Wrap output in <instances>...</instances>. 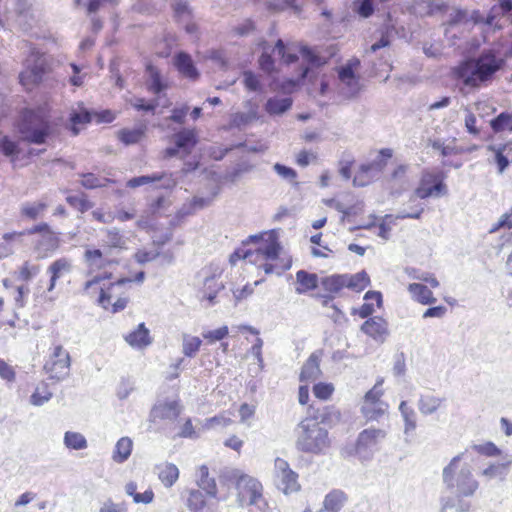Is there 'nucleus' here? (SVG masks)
Listing matches in <instances>:
<instances>
[{"mask_svg":"<svg viewBox=\"0 0 512 512\" xmlns=\"http://www.w3.org/2000/svg\"><path fill=\"white\" fill-rule=\"evenodd\" d=\"M469 504L464 502L461 497L443 499L441 512H467Z\"/></svg>","mask_w":512,"mask_h":512,"instance_id":"nucleus-43","label":"nucleus"},{"mask_svg":"<svg viewBox=\"0 0 512 512\" xmlns=\"http://www.w3.org/2000/svg\"><path fill=\"white\" fill-rule=\"evenodd\" d=\"M361 331L376 342L383 343L389 336L388 322L379 316L370 317L361 325Z\"/></svg>","mask_w":512,"mask_h":512,"instance_id":"nucleus-14","label":"nucleus"},{"mask_svg":"<svg viewBox=\"0 0 512 512\" xmlns=\"http://www.w3.org/2000/svg\"><path fill=\"white\" fill-rule=\"evenodd\" d=\"M47 205L43 202L25 203L22 206V214L29 219H36L46 209Z\"/></svg>","mask_w":512,"mask_h":512,"instance_id":"nucleus-48","label":"nucleus"},{"mask_svg":"<svg viewBox=\"0 0 512 512\" xmlns=\"http://www.w3.org/2000/svg\"><path fill=\"white\" fill-rule=\"evenodd\" d=\"M296 280L298 286L295 290L298 294H304L308 291L314 290L318 286V276L305 270H299L296 273Z\"/></svg>","mask_w":512,"mask_h":512,"instance_id":"nucleus-28","label":"nucleus"},{"mask_svg":"<svg viewBox=\"0 0 512 512\" xmlns=\"http://www.w3.org/2000/svg\"><path fill=\"white\" fill-rule=\"evenodd\" d=\"M145 279V272L140 271L138 272L134 278H120L116 282H113L109 285L107 290L104 288H100V294L98 298V304L102 306L104 309H107L110 305L111 297H112V290L116 287H122L126 284H130L132 282H137L141 284Z\"/></svg>","mask_w":512,"mask_h":512,"instance_id":"nucleus-15","label":"nucleus"},{"mask_svg":"<svg viewBox=\"0 0 512 512\" xmlns=\"http://www.w3.org/2000/svg\"><path fill=\"white\" fill-rule=\"evenodd\" d=\"M154 177H159V179L156 181V182H159V188H162V189H167V190H171L173 189L176 184H177V181L176 179L173 177V174L172 173H166V172H156L154 173Z\"/></svg>","mask_w":512,"mask_h":512,"instance_id":"nucleus-54","label":"nucleus"},{"mask_svg":"<svg viewBox=\"0 0 512 512\" xmlns=\"http://www.w3.org/2000/svg\"><path fill=\"white\" fill-rule=\"evenodd\" d=\"M66 201L70 206H72L73 208L77 209L80 212H85L91 207V204L86 198L78 195L67 196Z\"/></svg>","mask_w":512,"mask_h":512,"instance_id":"nucleus-56","label":"nucleus"},{"mask_svg":"<svg viewBox=\"0 0 512 512\" xmlns=\"http://www.w3.org/2000/svg\"><path fill=\"white\" fill-rule=\"evenodd\" d=\"M125 341L133 348L142 349L152 343L149 330L144 323H140L137 328L125 336Z\"/></svg>","mask_w":512,"mask_h":512,"instance_id":"nucleus-22","label":"nucleus"},{"mask_svg":"<svg viewBox=\"0 0 512 512\" xmlns=\"http://www.w3.org/2000/svg\"><path fill=\"white\" fill-rule=\"evenodd\" d=\"M173 63L183 77L193 81L199 78V71L188 53L178 52L173 58Z\"/></svg>","mask_w":512,"mask_h":512,"instance_id":"nucleus-16","label":"nucleus"},{"mask_svg":"<svg viewBox=\"0 0 512 512\" xmlns=\"http://www.w3.org/2000/svg\"><path fill=\"white\" fill-rule=\"evenodd\" d=\"M40 271L38 265H30L28 262H25L20 269L18 278L22 281H29L34 276H36Z\"/></svg>","mask_w":512,"mask_h":512,"instance_id":"nucleus-63","label":"nucleus"},{"mask_svg":"<svg viewBox=\"0 0 512 512\" xmlns=\"http://www.w3.org/2000/svg\"><path fill=\"white\" fill-rule=\"evenodd\" d=\"M346 493L340 489H333L324 498L323 509L325 512H339L347 502Z\"/></svg>","mask_w":512,"mask_h":512,"instance_id":"nucleus-23","label":"nucleus"},{"mask_svg":"<svg viewBox=\"0 0 512 512\" xmlns=\"http://www.w3.org/2000/svg\"><path fill=\"white\" fill-rule=\"evenodd\" d=\"M58 244V237L51 231L44 233L41 241L39 242V246L43 247L45 250H55L57 249Z\"/></svg>","mask_w":512,"mask_h":512,"instance_id":"nucleus-62","label":"nucleus"},{"mask_svg":"<svg viewBox=\"0 0 512 512\" xmlns=\"http://www.w3.org/2000/svg\"><path fill=\"white\" fill-rule=\"evenodd\" d=\"M143 134V129H122L119 132V139L126 145L135 144L140 141Z\"/></svg>","mask_w":512,"mask_h":512,"instance_id":"nucleus-49","label":"nucleus"},{"mask_svg":"<svg viewBox=\"0 0 512 512\" xmlns=\"http://www.w3.org/2000/svg\"><path fill=\"white\" fill-rule=\"evenodd\" d=\"M15 6V13L19 18V24H29L31 19L30 3L28 0H9Z\"/></svg>","mask_w":512,"mask_h":512,"instance_id":"nucleus-41","label":"nucleus"},{"mask_svg":"<svg viewBox=\"0 0 512 512\" xmlns=\"http://www.w3.org/2000/svg\"><path fill=\"white\" fill-rule=\"evenodd\" d=\"M321 284L326 291L338 293L342 288L346 287L345 275H331L322 279Z\"/></svg>","mask_w":512,"mask_h":512,"instance_id":"nucleus-40","label":"nucleus"},{"mask_svg":"<svg viewBox=\"0 0 512 512\" xmlns=\"http://www.w3.org/2000/svg\"><path fill=\"white\" fill-rule=\"evenodd\" d=\"M187 508L190 512H208L205 495L200 490L193 489L187 498Z\"/></svg>","mask_w":512,"mask_h":512,"instance_id":"nucleus-35","label":"nucleus"},{"mask_svg":"<svg viewBox=\"0 0 512 512\" xmlns=\"http://www.w3.org/2000/svg\"><path fill=\"white\" fill-rule=\"evenodd\" d=\"M158 478L161 483L166 487H172L179 478V469L173 463H162L156 466Z\"/></svg>","mask_w":512,"mask_h":512,"instance_id":"nucleus-24","label":"nucleus"},{"mask_svg":"<svg viewBox=\"0 0 512 512\" xmlns=\"http://www.w3.org/2000/svg\"><path fill=\"white\" fill-rule=\"evenodd\" d=\"M71 269L72 263L67 258H60L51 263L47 269V272L50 274V283L47 290L49 292L53 291L57 280L63 275L69 273Z\"/></svg>","mask_w":512,"mask_h":512,"instance_id":"nucleus-21","label":"nucleus"},{"mask_svg":"<svg viewBox=\"0 0 512 512\" xmlns=\"http://www.w3.org/2000/svg\"><path fill=\"white\" fill-rule=\"evenodd\" d=\"M506 60L492 49L483 50L477 57L469 58L455 69V76L466 86L479 87L490 81L505 66Z\"/></svg>","mask_w":512,"mask_h":512,"instance_id":"nucleus-1","label":"nucleus"},{"mask_svg":"<svg viewBox=\"0 0 512 512\" xmlns=\"http://www.w3.org/2000/svg\"><path fill=\"white\" fill-rule=\"evenodd\" d=\"M229 333L227 326H222L218 329L203 332L202 336L204 339L208 340L209 343H214L216 341H220L224 339Z\"/></svg>","mask_w":512,"mask_h":512,"instance_id":"nucleus-57","label":"nucleus"},{"mask_svg":"<svg viewBox=\"0 0 512 512\" xmlns=\"http://www.w3.org/2000/svg\"><path fill=\"white\" fill-rule=\"evenodd\" d=\"M346 287L360 292L370 285V278L366 271L362 270L356 274H344Z\"/></svg>","mask_w":512,"mask_h":512,"instance_id":"nucleus-33","label":"nucleus"},{"mask_svg":"<svg viewBox=\"0 0 512 512\" xmlns=\"http://www.w3.org/2000/svg\"><path fill=\"white\" fill-rule=\"evenodd\" d=\"M334 387L330 383H317L313 387L314 395L322 400H327L333 393Z\"/></svg>","mask_w":512,"mask_h":512,"instance_id":"nucleus-55","label":"nucleus"},{"mask_svg":"<svg viewBox=\"0 0 512 512\" xmlns=\"http://www.w3.org/2000/svg\"><path fill=\"white\" fill-rule=\"evenodd\" d=\"M133 448V441L129 437H121L113 450L112 460L115 463H124L131 455Z\"/></svg>","mask_w":512,"mask_h":512,"instance_id":"nucleus-31","label":"nucleus"},{"mask_svg":"<svg viewBox=\"0 0 512 512\" xmlns=\"http://www.w3.org/2000/svg\"><path fill=\"white\" fill-rule=\"evenodd\" d=\"M0 150L8 157L16 156L19 153L18 145L8 137H4L0 140Z\"/></svg>","mask_w":512,"mask_h":512,"instance_id":"nucleus-61","label":"nucleus"},{"mask_svg":"<svg viewBox=\"0 0 512 512\" xmlns=\"http://www.w3.org/2000/svg\"><path fill=\"white\" fill-rule=\"evenodd\" d=\"M473 449L485 456H498L500 455V449L493 442H486L484 444L474 445Z\"/></svg>","mask_w":512,"mask_h":512,"instance_id":"nucleus-58","label":"nucleus"},{"mask_svg":"<svg viewBox=\"0 0 512 512\" xmlns=\"http://www.w3.org/2000/svg\"><path fill=\"white\" fill-rule=\"evenodd\" d=\"M181 412V407L177 401H169L156 404L152 410L150 417L156 420H175Z\"/></svg>","mask_w":512,"mask_h":512,"instance_id":"nucleus-18","label":"nucleus"},{"mask_svg":"<svg viewBox=\"0 0 512 512\" xmlns=\"http://www.w3.org/2000/svg\"><path fill=\"white\" fill-rule=\"evenodd\" d=\"M70 365L69 352L62 345H56L49 360L45 363L44 369L50 375V378L61 381L69 375Z\"/></svg>","mask_w":512,"mask_h":512,"instance_id":"nucleus-12","label":"nucleus"},{"mask_svg":"<svg viewBox=\"0 0 512 512\" xmlns=\"http://www.w3.org/2000/svg\"><path fill=\"white\" fill-rule=\"evenodd\" d=\"M384 166L385 162L377 160L368 164H362L359 168V172L372 179L375 173H380L383 170Z\"/></svg>","mask_w":512,"mask_h":512,"instance_id":"nucleus-52","label":"nucleus"},{"mask_svg":"<svg viewBox=\"0 0 512 512\" xmlns=\"http://www.w3.org/2000/svg\"><path fill=\"white\" fill-rule=\"evenodd\" d=\"M81 176L83 178L81 181V185L86 189L105 187L108 183H114V180L110 178H101L93 173H84L81 174Z\"/></svg>","mask_w":512,"mask_h":512,"instance_id":"nucleus-39","label":"nucleus"},{"mask_svg":"<svg viewBox=\"0 0 512 512\" xmlns=\"http://www.w3.org/2000/svg\"><path fill=\"white\" fill-rule=\"evenodd\" d=\"M407 273L409 277L428 283L432 288L439 286V281L434 277L433 274L428 272L418 273L415 269H408Z\"/></svg>","mask_w":512,"mask_h":512,"instance_id":"nucleus-50","label":"nucleus"},{"mask_svg":"<svg viewBox=\"0 0 512 512\" xmlns=\"http://www.w3.org/2000/svg\"><path fill=\"white\" fill-rule=\"evenodd\" d=\"M84 260L90 272L101 270L111 263L110 260L104 257L100 249H86Z\"/></svg>","mask_w":512,"mask_h":512,"instance_id":"nucleus-29","label":"nucleus"},{"mask_svg":"<svg viewBox=\"0 0 512 512\" xmlns=\"http://www.w3.org/2000/svg\"><path fill=\"white\" fill-rule=\"evenodd\" d=\"M196 483L200 489L205 491V493L212 497H217V485L214 478L209 477V469L206 465H202L199 467L197 472Z\"/></svg>","mask_w":512,"mask_h":512,"instance_id":"nucleus-25","label":"nucleus"},{"mask_svg":"<svg viewBox=\"0 0 512 512\" xmlns=\"http://www.w3.org/2000/svg\"><path fill=\"white\" fill-rule=\"evenodd\" d=\"M488 150L495 153V162L498 167V172L502 174L509 165L508 158L504 155L506 151H511L509 144L489 145Z\"/></svg>","mask_w":512,"mask_h":512,"instance_id":"nucleus-37","label":"nucleus"},{"mask_svg":"<svg viewBox=\"0 0 512 512\" xmlns=\"http://www.w3.org/2000/svg\"><path fill=\"white\" fill-rule=\"evenodd\" d=\"M92 120V114L89 110L84 107H80L79 111L73 110L70 114V121L73 124L72 132L74 135L79 133V130L76 128L78 124H86Z\"/></svg>","mask_w":512,"mask_h":512,"instance_id":"nucleus-44","label":"nucleus"},{"mask_svg":"<svg viewBox=\"0 0 512 512\" xmlns=\"http://www.w3.org/2000/svg\"><path fill=\"white\" fill-rule=\"evenodd\" d=\"M52 398V393L44 390L40 391L38 388L30 397V403L34 406H42Z\"/></svg>","mask_w":512,"mask_h":512,"instance_id":"nucleus-64","label":"nucleus"},{"mask_svg":"<svg viewBox=\"0 0 512 512\" xmlns=\"http://www.w3.org/2000/svg\"><path fill=\"white\" fill-rule=\"evenodd\" d=\"M491 127L495 132L512 131V114L507 112L500 113L491 120Z\"/></svg>","mask_w":512,"mask_h":512,"instance_id":"nucleus-46","label":"nucleus"},{"mask_svg":"<svg viewBox=\"0 0 512 512\" xmlns=\"http://www.w3.org/2000/svg\"><path fill=\"white\" fill-rule=\"evenodd\" d=\"M300 53H301V56L303 58V60L308 63L309 65L313 66V67H319L321 65H323V61L322 59L317 56L309 47L307 46H302L300 48Z\"/></svg>","mask_w":512,"mask_h":512,"instance_id":"nucleus-53","label":"nucleus"},{"mask_svg":"<svg viewBox=\"0 0 512 512\" xmlns=\"http://www.w3.org/2000/svg\"><path fill=\"white\" fill-rule=\"evenodd\" d=\"M201 339L188 334L183 335L182 352L187 357H194L201 346Z\"/></svg>","mask_w":512,"mask_h":512,"instance_id":"nucleus-42","label":"nucleus"},{"mask_svg":"<svg viewBox=\"0 0 512 512\" xmlns=\"http://www.w3.org/2000/svg\"><path fill=\"white\" fill-rule=\"evenodd\" d=\"M408 291L412 299L420 304L431 305L437 301L432 291L424 284L411 283L408 286Z\"/></svg>","mask_w":512,"mask_h":512,"instance_id":"nucleus-27","label":"nucleus"},{"mask_svg":"<svg viewBox=\"0 0 512 512\" xmlns=\"http://www.w3.org/2000/svg\"><path fill=\"white\" fill-rule=\"evenodd\" d=\"M387 403H376L361 405V413L367 421H378L388 411Z\"/></svg>","mask_w":512,"mask_h":512,"instance_id":"nucleus-32","label":"nucleus"},{"mask_svg":"<svg viewBox=\"0 0 512 512\" xmlns=\"http://www.w3.org/2000/svg\"><path fill=\"white\" fill-rule=\"evenodd\" d=\"M63 443L71 450H83L88 446L85 436L79 432L67 431L64 434Z\"/></svg>","mask_w":512,"mask_h":512,"instance_id":"nucleus-36","label":"nucleus"},{"mask_svg":"<svg viewBox=\"0 0 512 512\" xmlns=\"http://www.w3.org/2000/svg\"><path fill=\"white\" fill-rule=\"evenodd\" d=\"M274 482L284 494L297 492L300 489L298 474L290 468L286 460L279 457L274 461Z\"/></svg>","mask_w":512,"mask_h":512,"instance_id":"nucleus-11","label":"nucleus"},{"mask_svg":"<svg viewBox=\"0 0 512 512\" xmlns=\"http://www.w3.org/2000/svg\"><path fill=\"white\" fill-rule=\"evenodd\" d=\"M257 119V114L254 111H250L247 113H236L232 117V125L241 128L243 126L248 125L252 121Z\"/></svg>","mask_w":512,"mask_h":512,"instance_id":"nucleus-51","label":"nucleus"},{"mask_svg":"<svg viewBox=\"0 0 512 512\" xmlns=\"http://www.w3.org/2000/svg\"><path fill=\"white\" fill-rule=\"evenodd\" d=\"M512 464V456L504 462L499 464H493L489 467L485 468L482 472L483 476L487 477L488 479H493L496 477H504L507 473L508 467Z\"/></svg>","mask_w":512,"mask_h":512,"instance_id":"nucleus-45","label":"nucleus"},{"mask_svg":"<svg viewBox=\"0 0 512 512\" xmlns=\"http://www.w3.org/2000/svg\"><path fill=\"white\" fill-rule=\"evenodd\" d=\"M398 409L404 422L403 433L409 436L417 428V414L405 400L400 402Z\"/></svg>","mask_w":512,"mask_h":512,"instance_id":"nucleus-26","label":"nucleus"},{"mask_svg":"<svg viewBox=\"0 0 512 512\" xmlns=\"http://www.w3.org/2000/svg\"><path fill=\"white\" fill-rule=\"evenodd\" d=\"M446 193L447 187L444 183L443 176L439 173L424 171L419 185L410 200L414 201L416 198L427 199L429 197H440Z\"/></svg>","mask_w":512,"mask_h":512,"instance_id":"nucleus-10","label":"nucleus"},{"mask_svg":"<svg viewBox=\"0 0 512 512\" xmlns=\"http://www.w3.org/2000/svg\"><path fill=\"white\" fill-rule=\"evenodd\" d=\"M292 106V99L289 97L269 98L265 104V110L270 115H281L289 110Z\"/></svg>","mask_w":512,"mask_h":512,"instance_id":"nucleus-34","label":"nucleus"},{"mask_svg":"<svg viewBox=\"0 0 512 512\" xmlns=\"http://www.w3.org/2000/svg\"><path fill=\"white\" fill-rule=\"evenodd\" d=\"M49 71L47 56L36 48H30L19 74L20 83L29 87L39 84Z\"/></svg>","mask_w":512,"mask_h":512,"instance_id":"nucleus-7","label":"nucleus"},{"mask_svg":"<svg viewBox=\"0 0 512 512\" xmlns=\"http://www.w3.org/2000/svg\"><path fill=\"white\" fill-rule=\"evenodd\" d=\"M274 171L283 179L288 180L290 182H294L297 178V172L288 166H285L280 163H276L273 166Z\"/></svg>","mask_w":512,"mask_h":512,"instance_id":"nucleus-59","label":"nucleus"},{"mask_svg":"<svg viewBox=\"0 0 512 512\" xmlns=\"http://www.w3.org/2000/svg\"><path fill=\"white\" fill-rule=\"evenodd\" d=\"M159 177H154V173L151 175H142L138 177H133L129 179L126 183L129 188H137L146 184H151L156 182Z\"/></svg>","mask_w":512,"mask_h":512,"instance_id":"nucleus-60","label":"nucleus"},{"mask_svg":"<svg viewBox=\"0 0 512 512\" xmlns=\"http://www.w3.org/2000/svg\"><path fill=\"white\" fill-rule=\"evenodd\" d=\"M383 379L378 380L375 385L364 395L362 404L386 403L381 399L384 394L382 389Z\"/></svg>","mask_w":512,"mask_h":512,"instance_id":"nucleus-47","label":"nucleus"},{"mask_svg":"<svg viewBox=\"0 0 512 512\" xmlns=\"http://www.w3.org/2000/svg\"><path fill=\"white\" fill-rule=\"evenodd\" d=\"M247 242L257 245L254 249H246V255H243L244 260L248 263L263 268L266 274L281 275L284 271L290 269L291 260L285 261L279 258L281 246L275 239L262 240L261 236L251 235Z\"/></svg>","mask_w":512,"mask_h":512,"instance_id":"nucleus-2","label":"nucleus"},{"mask_svg":"<svg viewBox=\"0 0 512 512\" xmlns=\"http://www.w3.org/2000/svg\"><path fill=\"white\" fill-rule=\"evenodd\" d=\"M147 71L149 73L147 88L154 94L159 95L163 90L166 89V85L162 82L161 75L157 68L149 65L147 67Z\"/></svg>","mask_w":512,"mask_h":512,"instance_id":"nucleus-38","label":"nucleus"},{"mask_svg":"<svg viewBox=\"0 0 512 512\" xmlns=\"http://www.w3.org/2000/svg\"><path fill=\"white\" fill-rule=\"evenodd\" d=\"M386 436L387 432L384 429L374 427L364 429L359 433L355 446L347 451V454H355L362 461L371 460Z\"/></svg>","mask_w":512,"mask_h":512,"instance_id":"nucleus-8","label":"nucleus"},{"mask_svg":"<svg viewBox=\"0 0 512 512\" xmlns=\"http://www.w3.org/2000/svg\"><path fill=\"white\" fill-rule=\"evenodd\" d=\"M445 403V398L432 394H420L417 407L421 415L429 416L436 413Z\"/></svg>","mask_w":512,"mask_h":512,"instance_id":"nucleus-20","label":"nucleus"},{"mask_svg":"<svg viewBox=\"0 0 512 512\" xmlns=\"http://www.w3.org/2000/svg\"><path fill=\"white\" fill-rule=\"evenodd\" d=\"M331 441L326 428L316 417H306L296 428L295 446L303 453L321 455L330 447Z\"/></svg>","mask_w":512,"mask_h":512,"instance_id":"nucleus-4","label":"nucleus"},{"mask_svg":"<svg viewBox=\"0 0 512 512\" xmlns=\"http://www.w3.org/2000/svg\"><path fill=\"white\" fill-rule=\"evenodd\" d=\"M18 131L23 141L41 145L52 133L49 111L46 107L26 109L21 115Z\"/></svg>","mask_w":512,"mask_h":512,"instance_id":"nucleus-5","label":"nucleus"},{"mask_svg":"<svg viewBox=\"0 0 512 512\" xmlns=\"http://www.w3.org/2000/svg\"><path fill=\"white\" fill-rule=\"evenodd\" d=\"M223 288V283L220 282L215 276L206 277L203 289L201 291V300H207L209 305H214L218 292Z\"/></svg>","mask_w":512,"mask_h":512,"instance_id":"nucleus-30","label":"nucleus"},{"mask_svg":"<svg viewBox=\"0 0 512 512\" xmlns=\"http://www.w3.org/2000/svg\"><path fill=\"white\" fill-rule=\"evenodd\" d=\"M259 46L262 49V54L259 57V66L260 68L270 74L274 71V60L270 54L271 51L275 52L281 60L286 64L294 63L298 60V56L295 52H292L289 47H286L284 42L279 39L273 50H271L267 41L263 40L259 43Z\"/></svg>","mask_w":512,"mask_h":512,"instance_id":"nucleus-9","label":"nucleus"},{"mask_svg":"<svg viewBox=\"0 0 512 512\" xmlns=\"http://www.w3.org/2000/svg\"><path fill=\"white\" fill-rule=\"evenodd\" d=\"M360 65L358 59L348 61L338 70V77L341 82V91L347 98L355 97L360 91L358 78L355 76V69Z\"/></svg>","mask_w":512,"mask_h":512,"instance_id":"nucleus-13","label":"nucleus"},{"mask_svg":"<svg viewBox=\"0 0 512 512\" xmlns=\"http://www.w3.org/2000/svg\"><path fill=\"white\" fill-rule=\"evenodd\" d=\"M225 476L229 481L235 483L239 506L245 507L254 505L259 509L266 506L262 496V485L257 479L243 474L237 469L228 471Z\"/></svg>","mask_w":512,"mask_h":512,"instance_id":"nucleus-6","label":"nucleus"},{"mask_svg":"<svg viewBox=\"0 0 512 512\" xmlns=\"http://www.w3.org/2000/svg\"><path fill=\"white\" fill-rule=\"evenodd\" d=\"M320 357L321 352L312 353L307 361L304 363L301 373H300V381H315L321 375L320 370Z\"/></svg>","mask_w":512,"mask_h":512,"instance_id":"nucleus-19","label":"nucleus"},{"mask_svg":"<svg viewBox=\"0 0 512 512\" xmlns=\"http://www.w3.org/2000/svg\"><path fill=\"white\" fill-rule=\"evenodd\" d=\"M174 144L184 153L190 154L198 143V133L195 128H183L172 136Z\"/></svg>","mask_w":512,"mask_h":512,"instance_id":"nucleus-17","label":"nucleus"},{"mask_svg":"<svg viewBox=\"0 0 512 512\" xmlns=\"http://www.w3.org/2000/svg\"><path fill=\"white\" fill-rule=\"evenodd\" d=\"M465 455L462 452L453 457L442 472L443 483L457 497L472 496L479 487L471 465L464 461Z\"/></svg>","mask_w":512,"mask_h":512,"instance_id":"nucleus-3","label":"nucleus"}]
</instances>
